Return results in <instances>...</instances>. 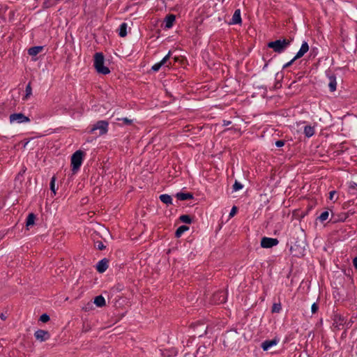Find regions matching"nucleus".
Returning a JSON list of instances; mask_svg holds the SVG:
<instances>
[{
    "label": "nucleus",
    "instance_id": "f257e3e1",
    "mask_svg": "<svg viewBox=\"0 0 357 357\" xmlns=\"http://www.w3.org/2000/svg\"><path fill=\"white\" fill-rule=\"evenodd\" d=\"M306 247V241L304 234L301 232L300 235L291 242L290 247L291 253L297 257L304 255Z\"/></svg>",
    "mask_w": 357,
    "mask_h": 357
},
{
    "label": "nucleus",
    "instance_id": "f03ea898",
    "mask_svg": "<svg viewBox=\"0 0 357 357\" xmlns=\"http://www.w3.org/2000/svg\"><path fill=\"white\" fill-rule=\"evenodd\" d=\"M292 39H279L268 43V47L273 50L275 52L282 53L291 44Z\"/></svg>",
    "mask_w": 357,
    "mask_h": 357
},
{
    "label": "nucleus",
    "instance_id": "7ed1b4c3",
    "mask_svg": "<svg viewBox=\"0 0 357 357\" xmlns=\"http://www.w3.org/2000/svg\"><path fill=\"white\" fill-rule=\"evenodd\" d=\"M104 56L100 52H97L94 55V67L98 73L107 75L110 73L108 67L104 65Z\"/></svg>",
    "mask_w": 357,
    "mask_h": 357
},
{
    "label": "nucleus",
    "instance_id": "20e7f679",
    "mask_svg": "<svg viewBox=\"0 0 357 357\" xmlns=\"http://www.w3.org/2000/svg\"><path fill=\"white\" fill-rule=\"evenodd\" d=\"M84 153L81 150L76 151L71 156L72 171L75 173L80 167L83 161Z\"/></svg>",
    "mask_w": 357,
    "mask_h": 357
},
{
    "label": "nucleus",
    "instance_id": "39448f33",
    "mask_svg": "<svg viewBox=\"0 0 357 357\" xmlns=\"http://www.w3.org/2000/svg\"><path fill=\"white\" fill-rule=\"evenodd\" d=\"M95 130H99V135H105L108 130V123L106 121H98L91 130V132H93Z\"/></svg>",
    "mask_w": 357,
    "mask_h": 357
},
{
    "label": "nucleus",
    "instance_id": "423d86ee",
    "mask_svg": "<svg viewBox=\"0 0 357 357\" xmlns=\"http://www.w3.org/2000/svg\"><path fill=\"white\" fill-rule=\"evenodd\" d=\"M9 120L10 123H22L30 121L29 118L24 115L22 113H15L11 114L9 117Z\"/></svg>",
    "mask_w": 357,
    "mask_h": 357
},
{
    "label": "nucleus",
    "instance_id": "0eeeda50",
    "mask_svg": "<svg viewBox=\"0 0 357 357\" xmlns=\"http://www.w3.org/2000/svg\"><path fill=\"white\" fill-rule=\"evenodd\" d=\"M278 244V240L273 238L264 237L261 241V246L264 248H272Z\"/></svg>",
    "mask_w": 357,
    "mask_h": 357
},
{
    "label": "nucleus",
    "instance_id": "6e6552de",
    "mask_svg": "<svg viewBox=\"0 0 357 357\" xmlns=\"http://www.w3.org/2000/svg\"><path fill=\"white\" fill-rule=\"evenodd\" d=\"M345 324V319L344 318L341 316L340 314H335L333 317V326L340 330L341 329Z\"/></svg>",
    "mask_w": 357,
    "mask_h": 357
},
{
    "label": "nucleus",
    "instance_id": "1a4fd4ad",
    "mask_svg": "<svg viewBox=\"0 0 357 357\" xmlns=\"http://www.w3.org/2000/svg\"><path fill=\"white\" fill-rule=\"evenodd\" d=\"M35 337L40 342H44L50 338V334L47 331L38 330L35 332Z\"/></svg>",
    "mask_w": 357,
    "mask_h": 357
},
{
    "label": "nucleus",
    "instance_id": "9d476101",
    "mask_svg": "<svg viewBox=\"0 0 357 357\" xmlns=\"http://www.w3.org/2000/svg\"><path fill=\"white\" fill-rule=\"evenodd\" d=\"M279 342V339L274 338L271 340H266L261 344V348L264 351H267L271 347L275 346Z\"/></svg>",
    "mask_w": 357,
    "mask_h": 357
},
{
    "label": "nucleus",
    "instance_id": "9b49d317",
    "mask_svg": "<svg viewBox=\"0 0 357 357\" xmlns=\"http://www.w3.org/2000/svg\"><path fill=\"white\" fill-rule=\"evenodd\" d=\"M309 50V45L307 42L304 41L300 50L296 53V56H294V59H298L301 57H302L305 53H307Z\"/></svg>",
    "mask_w": 357,
    "mask_h": 357
},
{
    "label": "nucleus",
    "instance_id": "f8f14e48",
    "mask_svg": "<svg viewBox=\"0 0 357 357\" xmlns=\"http://www.w3.org/2000/svg\"><path fill=\"white\" fill-rule=\"evenodd\" d=\"M242 22L241 16V10L240 9H237L235 10L231 21L229 22L230 24H241Z\"/></svg>",
    "mask_w": 357,
    "mask_h": 357
},
{
    "label": "nucleus",
    "instance_id": "ddd939ff",
    "mask_svg": "<svg viewBox=\"0 0 357 357\" xmlns=\"http://www.w3.org/2000/svg\"><path fill=\"white\" fill-rule=\"evenodd\" d=\"M170 52H169V53L160 62L155 63L152 66L151 69L155 72L159 70V69L167 63L170 56Z\"/></svg>",
    "mask_w": 357,
    "mask_h": 357
},
{
    "label": "nucleus",
    "instance_id": "4468645a",
    "mask_svg": "<svg viewBox=\"0 0 357 357\" xmlns=\"http://www.w3.org/2000/svg\"><path fill=\"white\" fill-rule=\"evenodd\" d=\"M108 261L106 259H102L96 265V268L98 272H105L108 267Z\"/></svg>",
    "mask_w": 357,
    "mask_h": 357
},
{
    "label": "nucleus",
    "instance_id": "2eb2a0df",
    "mask_svg": "<svg viewBox=\"0 0 357 357\" xmlns=\"http://www.w3.org/2000/svg\"><path fill=\"white\" fill-rule=\"evenodd\" d=\"M195 331L197 335L202 337L206 333V326L204 324H199L195 326Z\"/></svg>",
    "mask_w": 357,
    "mask_h": 357
},
{
    "label": "nucleus",
    "instance_id": "dca6fc26",
    "mask_svg": "<svg viewBox=\"0 0 357 357\" xmlns=\"http://www.w3.org/2000/svg\"><path fill=\"white\" fill-rule=\"evenodd\" d=\"M176 17L174 15H169L165 19V26L167 29H170L174 22H175Z\"/></svg>",
    "mask_w": 357,
    "mask_h": 357
},
{
    "label": "nucleus",
    "instance_id": "f3484780",
    "mask_svg": "<svg viewBox=\"0 0 357 357\" xmlns=\"http://www.w3.org/2000/svg\"><path fill=\"white\" fill-rule=\"evenodd\" d=\"M176 197L179 200H187V199H191L193 198V195L192 193H185V192H178L176 195Z\"/></svg>",
    "mask_w": 357,
    "mask_h": 357
},
{
    "label": "nucleus",
    "instance_id": "a211bd4d",
    "mask_svg": "<svg viewBox=\"0 0 357 357\" xmlns=\"http://www.w3.org/2000/svg\"><path fill=\"white\" fill-rule=\"evenodd\" d=\"M43 48L42 46H35L29 48L28 53L31 56H36L42 51Z\"/></svg>",
    "mask_w": 357,
    "mask_h": 357
},
{
    "label": "nucleus",
    "instance_id": "6ab92c4d",
    "mask_svg": "<svg viewBox=\"0 0 357 357\" xmlns=\"http://www.w3.org/2000/svg\"><path fill=\"white\" fill-rule=\"evenodd\" d=\"M94 303L98 307H103L105 305V300L102 296H98L94 298Z\"/></svg>",
    "mask_w": 357,
    "mask_h": 357
},
{
    "label": "nucleus",
    "instance_id": "aec40b11",
    "mask_svg": "<svg viewBox=\"0 0 357 357\" xmlns=\"http://www.w3.org/2000/svg\"><path fill=\"white\" fill-rule=\"evenodd\" d=\"M304 134L307 137H310L314 134V128L310 126H306L304 128Z\"/></svg>",
    "mask_w": 357,
    "mask_h": 357
},
{
    "label": "nucleus",
    "instance_id": "412c9836",
    "mask_svg": "<svg viewBox=\"0 0 357 357\" xmlns=\"http://www.w3.org/2000/svg\"><path fill=\"white\" fill-rule=\"evenodd\" d=\"M337 82L335 77L333 76L329 77L328 86L331 91H335L336 90Z\"/></svg>",
    "mask_w": 357,
    "mask_h": 357
},
{
    "label": "nucleus",
    "instance_id": "4be33fe9",
    "mask_svg": "<svg viewBox=\"0 0 357 357\" xmlns=\"http://www.w3.org/2000/svg\"><path fill=\"white\" fill-rule=\"evenodd\" d=\"M160 199L161 202L166 204H172V199L170 195L167 194H163L160 196Z\"/></svg>",
    "mask_w": 357,
    "mask_h": 357
},
{
    "label": "nucleus",
    "instance_id": "5701e85b",
    "mask_svg": "<svg viewBox=\"0 0 357 357\" xmlns=\"http://www.w3.org/2000/svg\"><path fill=\"white\" fill-rule=\"evenodd\" d=\"M127 24L123 23L121 24L119 29V35L121 37H125L127 35Z\"/></svg>",
    "mask_w": 357,
    "mask_h": 357
},
{
    "label": "nucleus",
    "instance_id": "b1692460",
    "mask_svg": "<svg viewBox=\"0 0 357 357\" xmlns=\"http://www.w3.org/2000/svg\"><path fill=\"white\" fill-rule=\"evenodd\" d=\"M35 220H36L35 215L33 213H29L27 217L26 222V227L33 225L34 222H35Z\"/></svg>",
    "mask_w": 357,
    "mask_h": 357
},
{
    "label": "nucleus",
    "instance_id": "393cba45",
    "mask_svg": "<svg viewBox=\"0 0 357 357\" xmlns=\"http://www.w3.org/2000/svg\"><path fill=\"white\" fill-rule=\"evenodd\" d=\"M189 227L185 225H182L179 227L176 231V236L180 237L185 231H188Z\"/></svg>",
    "mask_w": 357,
    "mask_h": 357
},
{
    "label": "nucleus",
    "instance_id": "a878e982",
    "mask_svg": "<svg viewBox=\"0 0 357 357\" xmlns=\"http://www.w3.org/2000/svg\"><path fill=\"white\" fill-rule=\"evenodd\" d=\"M32 94V89L30 84L26 86V94L23 98L24 100H27Z\"/></svg>",
    "mask_w": 357,
    "mask_h": 357
},
{
    "label": "nucleus",
    "instance_id": "bb28decb",
    "mask_svg": "<svg viewBox=\"0 0 357 357\" xmlns=\"http://www.w3.org/2000/svg\"><path fill=\"white\" fill-rule=\"evenodd\" d=\"M180 220L187 224H190L192 222V219L188 215H183L180 217Z\"/></svg>",
    "mask_w": 357,
    "mask_h": 357
},
{
    "label": "nucleus",
    "instance_id": "cd10ccee",
    "mask_svg": "<svg viewBox=\"0 0 357 357\" xmlns=\"http://www.w3.org/2000/svg\"><path fill=\"white\" fill-rule=\"evenodd\" d=\"M55 182H56V177L52 176L51 178V182H50V190L54 195H56Z\"/></svg>",
    "mask_w": 357,
    "mask_h": 357
},
{
    "label": "nucleus",
    "instance_id": "c85d7f7f",
    "mask_svg": "<svg viewBox=\"0 0 357 357\" xmlns=\"http://www.w3.org/2000/svg\"><path fill=\"white\" fill-rule=\"evenodd\" d=\"M329 216V213L328 211H324L323 213H321V215L319 216V219L321 221V222H324L325 220H326L328 219Z\"/></svg>",
    "mask_w": 357,
    "mask_h": 357
},
{
    "label": "nucleus",
    "instance_id": "c756f323",
    "mask_svg": "<svg viewBox=\"0 0 357 357\" xmlns=\"http://www.w3.org/2000/svg\"><path fill=\"white\" fill-rule=\"evenodd\" d=\"M243 188V185L238 181H236L233 185V190L238 191L239 190H241Z\"/></svg>",
    "mask_w": 357,
    "mask_h": 357
},
{
    "label": "nucleus",
    "instance_id": "7c9ffc66",
    "mask_svg": "<svg viewBox=\"0 0 357 357\" xmlns=\"http://www.w3.org/2000/svg\"><path fill=\"white\" fill-rule=\"evenodd\" d=\"M281 310V304L280 303H274L272 307L273 312H279Z\"/></svg>",
    "mask_w": 357,
    "mask_h": 357
},
{
    "label": "nucleus",
    "instance_id": "2f4dec72",
    "mask_svg": "<svg viewBox=\"0 0 357 357\" xmlns=\"http://www.w3.org/2000/svg\"><path fill=\"white\" fill-rule=\"evenodd\" d=\"M49 320H50V317L47 314H43L40 317V321L43 322V323L47 322Z\"/></svg>",
    "mask_w": 357,
    "mask_h": 357
},
{
    "label": "nucleus",
    "instance_id": "473e14b6",
    "mask_svg": "<svg viewBox=\"0 0 357 357\" xmlns=\"http://www.w3.org/2000/svg\"><path fill=\"white\" fill-rule=\"evenodd\" d=\"M329 199L333 202H335L337 199L336 197V191L333 190L329 193Z\"/></svg>",
    "mask_w": 357,
    "mask_h": 357
},
{
    "label": "nucleus",
    "instance_id": "72a5a7b5",
    "mask_svg": "<svg viewBox=\"0 0 357 357\" xmlns=\"http://www.w3.org/2000/svg\"><path fill=\"white\" fill-rule=\"evenodd\" d=\"M319 307L316 303H314L311 306V312L312 314H315L318 311Z\"/></svg>",
    "mask_w": 357,
    "mask_h": 357
},
{
    "label": "nucleus",
    "instance_id": "f704fd0d",
    "mask_svg": "<svg viewBox=\"0 0 357 357\" xmlns=\"http://www.w3.org/2000/svg\"><path fill=\"white\" fill-rule=\"evenodd\" d=\"M118 120L119 121H122L126 125H130L132 122V121L131 119H129L128 118L118 119Z\"/></svg>",
    "mask_w": 357,
    "mask_h": 357
},
{
    "label": "nucleus",
    "instance_id": "c9c22d12",
    "mask_svg": "<svg viewBox=\"0 0 357 357\" xmlns=\"http://www.w3.org/2000/svg\"><path fill=\"white\" fill-rule=\"evenodd\" d=\"M236 212H237V207L234 206L231 209V211L229 213V217L232 218L233 216H234L235 214L236 213Z\"/></svg>",
    "mask_w": 357,
    "mask_h": 357
},
{
    "label": "nucleus",
    "instance_id": "e433bc0d",
    "mask_svg": "<svg viewBox=\"0 0 357 357\" xmlns=\"http://www.w3.org/2000/svg\"><path fill=\"white\" fill-rule=\"evenodd\" d=\"M96 243H97L98 248L100 250H103L105 248V246L103 245V243L100 241L97 242Z\"/></svg>",
    "mask_w": 357,
    "mask_h": 357
},
{
    "label": "nucleus",
    "instance_id": "4c0bfd02",
    "mask_svg": "<svg viewBox=\"0 0 357 357\" xmlns=\"http://www.w3.org/2000/svg\"><path fill=\"white\" fill-rule=\"evenodd\" d=\"M284 141H282V140H278V141H277V142H275V145H276V146H278V147H282V146H284Z\"/></svg>",
    "mask_w": 357,
    "mask_h": 357
},
{
    "label": "nucleus",
    "instance_id": "58836bf2",
    "mask_svg": "<svg viewBox=\"0 0 357 357\" xmlns=\"http://www.w3.org/2000/svg\"><path fill=\"white\" fill-rule=\"evenodd\" d=\"M296 59H294V58H293V59H292L289 62H288L287 63H286V64L284 66V68H287V67H288V66H291V65L293 63V62H294V61H296Z\"/></svg>",
    "mask_w": 357,
    "mask_h": 357
},
{
    "label": "nucleus",
    "instance_id": "ea45409f",
    "mask_svg": "<svg viewBox=\"0 0 357 357\" xmlns=\"http://www.w3.org/2000/svg\"><path fill=\"white\" fill-rule=\"evenodd\" d=\"M355 188H357V184L355 183H349V188L350 189H354Z\"/></svg>",
    "mask_w": 357,
    "mask_h": 357
},
{
    "label": "nucleus",
    "instance_id": "a19ab883",
    "mask_svg": "<svg viewBox=\"0 0 357 357\" xmlns=\"http://www.w3.org/2000/svg\"><path fill=\"white\" fill-rule=\"evenodd\" d=\"M353 264L354 267L357 269V257L354 259Z\"/></svg>",
    "mask_w": 357,
    "mask_h": 357
},
{
    "label": "nucleus",
    "instance_id": "79ce46f5",
    "mask_svg": "<svg viewBox=\"0 0 357 357\" xmlns=\"http://www.w3.org/2000/svg\"><path fill=\"white\" fill-rule=\"evenodd\" d=\"M222 297H223L222 299L219 301L220 303H222V302L225 301V294H222Z\"/></svg>",
    "mask_w": 357,
    "mask_h": 357
},
{
    "label": "nucleus",
    "instance_id": "37998d69",
    "mask_svg": "<svg viewBox=\"0 0 357 357\" xmlns=\"http://www.w3.org/2000/svg\"><path fill=\"white\" fill-rule=\"evenodd\" d=\"M229 124H230V121H224V123H223L224 126H228Z\"/></svg>",
    "mask_w": 357,
    "mask_h": 357
},
{
    "label": "nucleus",
    "instance_id": "c03bdc74",
    "mask_svg": "<svg viewBox=\"0 0 357 357\" xmlns=\"http://www.w3.org/2000/svg\"><path fill=\"white\" fill-rule=\"evenodd\" d=\"M1 319H5V317H4V316L3 314H1Z\"/></svg>",
    "mask_w": 357,
    "mask_h": 357
}]
</instances>
